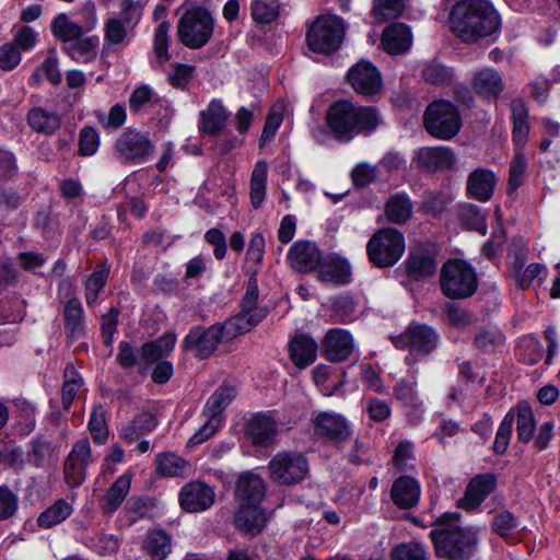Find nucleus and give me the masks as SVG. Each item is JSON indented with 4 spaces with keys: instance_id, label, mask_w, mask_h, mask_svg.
I'll use <instances>...</instances> for the list:
<instances>
[{
    "instance_id": "40",
    "label": "nucleus",
    "mask_w": 560,
    "mask_h": 560,
    "mask_svg": "<svg viewBox=\"0 0 560 560\" xmlns=\"http://www.w3.org/2000/svg\"><path fill=\"white\" fill-rule=\"evenodd\" d=\"M266 523V516L258 504H244L235 516L236 526L246 533H259Z\"/></svg>"
},
{
    "instance_id": "53",
    "label": "nucleus",
    "mask_w": 560,
    "mask_h": 560,
    "mask_svg": "<svg viewBox=\"0 0 560 560\" xmlns=\"http://www.w3.org/2000/svg\"><path fill=\"white\" fill-rule=\"evenodd\" d=\"M404 0H374L373 15L383 22L399 16L404 10Z\"/></svg>"
},
{
    "instance_id": "61",
    "label": "nucleus",
    "mask_w": 560,
    "mask_h": 560,
    "mask_svg": "<svg viewBox=\"0 0 560 560\" xmlns=\"http://www.w3.org/2000/svg\"><path fill=\"white\" fill-rule=\"evenodd\" d=\"M221 424L222 418H208L203 425L188 440L187 447H194L209 440Z\"/></svg>"
},
{
    "instance_id": "7",
    "label": "nucleus",
    "mask_w": 560,
    "mask_h": 560,
    "mask_svg": "<svg viewBox=\"0 0 560 560\" xmlns=\"http://www.w3.org/2000/svg\"><path fill=\"white\" fill-rule=\"evenodd\" d=\"M405 248L402 233L392 228L378 230L366 244L369 259L378 268L394 266L402 257Z\"/></svg>"
},
{
    "instance_id": "6",
    "label": "nucleus",
    "mask_w": 560,
    "mask_h": 560,
    "mask_svg": "<svg viewBox=\"0 0 560 560\" xmlns=\"http://www.w3.org/2000/svg\"><path fill=\"white\" fill-rule=\"evenodd\" d=\"M345 33L346 26L340 18L318 16L307 30L306 46L313 52L329 55L341 46Z\"/></svg>"
},
{
    "instance_id": "50",
    "label": "nucleus",
    "mask_w": 560,
    "mask_h": 560,
    "mask_svg": "<svg viewBox=\"0 0 560 560\" xmlns=\"http://www.w3.org/2000/svg\"><path fill=\"white\" fill-rule=\"evenodd\" d=\"M147 551L154 560H163L171 551V538L162 532H152L147 541Z\"/></svg>"
},
{
    "instance_id": "38",
    "label": "nucleus",
    "mask_w": 560,
    "mask_h": 560,
    "mask_svg": "<svg viewBox=\"0 0 560 560\" xmlns=\"http://www.w3.org/2000/svg\"><path fill=\"white\" fill-rule=\"evenodd\" d=\"M511 273L521 289H527L530 285H540L544 282L547 278V268L541 264H530L524 267L522 261L516 260Z\"/></svg>"
},
{
    "instance_id": "59",
    "label": "nucleus",
    "mask_w": 560,
    "mask_h": 560,
    "mask_svg": "<svg viewBox=\"0 0 560 560\" xmlns=\"http://www.w3.org/2000/svg\"><path fill=\"white\" fill-rule=\"evenodd\" d=\"M505 337L499 329H486L478 334L475 343L485 351H495L504 343Z\"/></svg>"
},
{
    "instance_id": "64",
    "label": "nucleus",
    "mask_w": 560,
    "mask_h": 560,
    "mask_svg": "<svg viewBox=\"0 0 560 560\" xmlns=\"http://www.w3.org/2000/svg\"><path fill=\"white\" fill-rule=\"evenodd\" d=\"M447 203V197L441 191H427L423 195L421 209L429 214L441 213Z\"/></svg>"
},
{
    "instance_id": "47",
    "label": "nucleus",
    "mask_w": 560,
    "mask_h": 560,
    "mask_svg": "<svg viewBox=\"0 0 560 560\" xmlns=\"http://www.w3.org/2000/svg\"><path fill=\"white\" fill-rule=\"evenodd\" d=\"M544 347L533 336L523 337L517 345L516 354L518 359L527 364H535L544 358Z\"/></svg>"
},
{
    "instance_id": "58",
    "label": "nucleus",
    "mask_w": 560,
    "mask_h": 560,
    "mask_svg": "<svg viewBox=\"0 0 560 560\" xmlns=\"http://www.w3.org/2000/svg\"><path fill=\"white\" fill-rule=\"evenodd\" d=\"M517 528V521L510 511L498 513L492 521V529L502 538H510Z\"/></svg>"
},
{
    "instance_id": "46",
    "label": "nucleus",
    "mask_w": 560,
    "mask_h": 560,
    "mask_svg": "<svg viewBox=\"0 0 560 560\" xmlns=\"http://www.w3.org/2000/svg\"><path fill=\"white\" fill-rule=\"evenodd\" d=\"M158 470L167 477L184 476L189 470V464L173 453L160 454L156 457Z\"/></svg>"
},
{
    "instance_id": "4",
    "label": "nucleus",
    "mask_w": 560,
    "mask_h": 560,
    "mask_svg": "<svg viewBox=\"0 0 560 560\" xmlns=\"http://www.w3.org/2000/svg\"><path fill=\"white\" fill-rule=\"evenodd\" d=\"M440 284L447 298L466 299L476 292L478 280L474 268L468 262L451 259L441 268Z\"/></svg>"
},
{
    "instance_id": "19",
    "label": "nucleus",
    "mask_w": 560,
    "mask_h": 560,
    "mask_svg": "<svg viewBox=\"0 0 560 560\" xmlns=\"http://www.w3.org/2000/svg\"><path fill=\"white\" fill-rule=\"evenodd\" d=\"M317 436L328 441L343 442L352 436V429L347 419L335 412H320L314 420Z\"/></svg>"
},
{
    "instance_id": "30",
    "label": "nucleus",
    "mask_w": 560,
    "mask_h": 560,
    "mask_svg": "<svg viewBox=\"0 0 560 560\" xmlns=\"http://www.w3.org/2000/svg\"><path fill=\"white\" fill-rule=\"evenodd\" d=\"M176 340V334L170 330L159 339L144 342L140 349L139 365L147 368L149 364L167 357L173 351Z\"/></svg>"
},
{
    "instance_id": "16",
    "label": "nucleus",
    "mask_w": 560,
    "mask_h": 560,
    "mask_svg": "<svg viewBox=\"0 0 560 560\" xmlns=\"http://www.w3.org/2000/svg\"><path fill=\"white\" fill-rule=\"evenodd\" d=\"M457 162L455 152L444 145L419 148L412 158V163L419 170L442 172L452 170Z\"/></svg>"
},
{
    "instance_id": "10",
    "label": "nucleus",
    "mask_w": 560,
    "mask_h": 560,
    "mask_svg": "<svg viewBox=\"0 0 560 560\" xmlns=\"http://www.w3.org/2000/svg\"><path fill=\"white\" fill-rule=\"evenodd\" d=\"M439 341L436 331L427 324L412 323L405 332L394 338L397 348L409 349L406 363L411 366L433 351Z\"/></svg>"
},
{
    "instance_id": "37",
    "label": "nucleus",
    "mask_w": 560,
    "mask_h": 560,
    "mask_svg": "<svg viewBox=\"0 0 560 560\" xmlns=\"http://www.w3.org/2000/svg\"><path fill=\"white\" fill-rule=\"evenodd\" d=\"M98 43L96 35L81 36L63 46V51L75 62L88 63L96 58Z\"/></svg>"
},
{
    "instance_id": "35",
    "label": "nucleus",
    "mask_w": 560,
    "mask_h": 560,
    "mask_svg": "<svg viewBox=\"0 0 560 560\" xmlns=\"http://www.w3.org/2000/svg\"><path fill=\"white\" fill-rule=\"evenodd\" d=\"M318 267V279L325 283L347 284L351 281L350 266L339 257H331Z\"/></svg>"
},
{
    "instance_id": "13",
    "label": "nucleus",
    "mask_w": 560,
    "mask_h": 560,
    "mask_svg": "<svg viewBox=\"0 0 560 560\" xmlns=\"http://www.w3.org/2000/svg\"><path fill=\"white\" fill-rule=\"evenodd\" d=\"M408 276L415 280H425L438 269V247L433 243H416L410 246L405 261Z\"/></svg>"
},
{
    "instance_id": "20",
    "label": "nucleus",
    "mask_w": 560,
    "mask_h": 560,
    "mask_svg": "<svg viewBox=\"0 0 560 560\" xmlns=\"http://www.w3.org/2000/svg\"><path fill=\"white\" fill-rule=\"evenodd\" d=\"M288 260L294 270L307 273L320 265L322 254L315 243L299 241L290 247Z\"/></svg>"
},
{
    "instance_id": "18",
    "label": "nucleus",
    "mask_w": 560,
    "mask_h": 560,
    "mask_svg": "<svg viewBox=\"0 0 560 560\" xmlns=\"http://www.w3.org/2000/svg\"><path fill=\"white\" fill-rule=\"evenodd\" d=\"M215 500L213 488L200 480L186 483L179 492L182 508L189 513L202 512L211 508Z\"/></svg>"
},
{
    "instance_id": "60",
    "label": "nucleus",
    "mask_w": 560,
    "mask_h": 560,
    "mask_svg": "<svg viewBox=\"0 0 560 560\" xmlns=\"http://www.w3.org/2000/svg\"><path fill=\"white\" fill-rule=\"evenodd\" d=\"M195 67L190 65L176 63L168 73V82L177 89H185L190 82Z\"/></svg>"
},
{
    "instance_id": "29",
    "label": "nucleus",
    "mask_w": 560,
    "mask_h": 560,
    "mask_svg": "<svg viewBox=\"0 0 560 560\" xmlns=\"http://www.w3.org/2000/svg\"><path fill=\"white\" fill-rule=\"evenodd\" d=\"M497 186V177L488 168H477L467 178V194L469 197L486 202L491 199Z\"/></svg>"
},
{
    "instance_id": "41",
    "label": "nucleus",
    "mask_w": 560,
    "mask_h": 560,
    "mask_svg": "<svg viewBox=\"0 0 560 560\" xmlns=\"http://www.w3.org/2000/svg\"><path fill=\"white\" fill-rule=\"evenodd\" d=\"M412 209V202L409 196L405 192H398L390 196L385 206L388 220L397 224L408 221L411 218Z\"/></svg>"
},
{
    "instance_id": "57",
    "label": "nucleus",
    "mask_w": 560,
    "mask_h": 560,
    "mask_svg": "<svg viewBox=\"0 0 560 560\" xmlns=\"http://www.w3.org/2000/svg\"><path fill=\"white\" fill-rule=\"evenodd\" d=\"M392 560H427V551L416 541L400 544L393 550Z\"/></svg>"
},
{
    "instance_id": "43",
    "label": "nucleus",
    "mask_w": 560,
    "mask_h": 560,
    "mask_svg": "<svg viewBox=\"0 0 560 560\" xmlns=\"http://www.w3.org/2000/svg\"><path fill=\"white\" fill-rule=\"evenodd\" d=\"M235 387H219L207 400L203 412L208 418H222L225 408L235 399Z\"/></svg>"
},
{
    "instance_id": "42",
    "label": "nucleus",
    "mask_w": 560,
    "mask_h": 560,
    "mask_svg": "<svg viewBox=\"0 0 560 560\" xmlns=\"http://www.w3.org/2000/svg\"><path fill=\"white\" fill-rule=\"evenodd\" d=\"M267 163L265 161H258L254 166L249 183L250 202L255 209H258L265 200L267 190Z\"/></svg>"
},
{
    "instance_id": "31",
    "label": "nucleus",
    "mask_w": 560,
    "mask_h": 560,
    "mask_svg": "<svg viewBox=\"0 0 560 560\" xmlns=\"http://www.w3.org/2000/svg\"><path fill=\"white\" fill-rule=\"evenodd\" d=\"M411 42L410 28L402 23L388 25L382 35V45L392 55L406 52L410 48Z\"/></svg>"
},
{
    "instance_id": "11",
    "label": "nucleus",
    "mask_w": 560,
    "mask_h": 560,
    "mask_svg": "<svg viewBox=\"0 0 560 560\" xmlns=\"http://www.w3.org/2000/svg\"><path fill=\"white\" fill-rule=\"evenodd\" d=\"M272 480L279 485H295L303 481L308 475V462L298 452H281L272 457L268 464Z\"/></svg>"
},
{
    "instance_id": "62",
    "label": "nucleus",
    "mask_w": 560,
    "mask_h": 560,
    "mask_svg": "<svg viewBox=\"0 0 560 560\" xmlns=\"http://www.w3.org/2000/svg\"><path fill=\"white\" fill-rule=\"evenodd\" d=\"M100 145L98 133L92 127H84L80 131L79 152L83 156L93 155Z\"/></svg>"
},
{
    "instance_id": "3",
    "label": "nucleus",
    "mask_w": 560,
    "mask_h": 560,
    "mask_svg": "<svg viewBox=\"0 0 560 560\" xmlns=\"http://www.w3.org/2000/svg\"><path fill=\"white\" fill-rule=\"evenodd\" d=\"M326 124L337 140L349 142L360 133H372L382 124V116L373 106H357L341 100L328 107Z\"/></svg>"
},
{
    "instance_id": "1",
    "label": "nucleus",
    "mask_w": 560,
    "mask_h": 560,
    "mask_svg": "<svg viewBox=\"0 0 560 560\" xmlns=\"http://www.w3.org/2000/svg\"><path fill=\"white\" fill-rule=\"evenodd\" d=\"M451 22L456 36L465 43L491 36L501 26L500 15L489 0L458 1L452 9Z\"/></svg>"
},
{
    "instance_id": "15",
    "label": "nucleus",
    "mask_w": 560,
    "mask_h": 560,
    "mask_svg": "<svg viewBox=\"0 0 560 560\" xmlns=\"http://www.w3.org/2000/svg\"><path fill=\"white\" fill-rule=\"evenodd\" d=\"M94 460L89 440L82 439L74 443L65 460L63 472L67 483L80 486L86 476V467Z\"/></svg>"
},
{
    "instance_id": "25",
    "label": "nucleus",
    "mask_w": 560,
    "mask_h": 560,
    "mask_svg": "<svg viewBox=\"0 0 560 560\" xmlns=\"http://www.w3.org/2000/svg\"><path fill=\"white\" fill-rule=\"evenodd\" d=\"M277 433V422L266 413H256L248 420L246 425V434L256 445L267 446L271 444Z\"/></svg>"
},
{
    "instance_id": "9",
    "label": "nucleus",
    "mask_w": 560,
    "mask_h": 560,
    "mask_svg": "<svg viewBox=\"0 0 560 560\" xmlns=\"http://www.w3.org/2000/svg\"><path fill=\"white\" fill-rule=\"evenodd\" d=\"M213 28L214 21L211 13L202 8H194L180 16L177 35L184 46L198 49L210 40Z\"/></svg>"
},
{
    "instance_id": "27",
    "label": "nucleus",
    "mask_w": 560,
    "mask_h": 560,
    "mask_svg": "<svg viewBox=\"0 0 560 560\" xmlns=\"http://www.w3.org/2000/svg\"><path fill=\"white\" fill-rule=\"evenodd\" d=\"M266 316L265 311H249L244 310L236 316H233L225 320L223 324L219 325L222 329V332L225 337V341H230L236 338L240 335H243L249 331L253 327L258 325Z\"/></svg>"
},
{
    "instance_id": "48",
    "label": "nucleus",
    "mask_w": 560,
    "mask_h": 560,
    "mask_svg": "<svg viewBox=\"0 0 560 560\" xmlns=\"http://www.w3.org/2000/svg\"><path fill=\"white\" fill-rule=\"evenodd\" d=\"M170 30L171 23L168 21H162L154 33L153 49L155 55V62L161 67L170 60Z\"/></svg>"
},
{
    "instance_id": "63",
    "label": "nucleus",
    "mask_w": 560,
    "mask_h": 560,
    "mask_svg": "<svg viewBox=\"0 0 560 560\" xmlns=\"http://www.w3.org/2000/svg\"><path fill=\"white\" fill-rule=\"evenodd\" d=\"M77 14L79 15V20L77 22H79L84 33H89L96 27L98 19L96 5L92 0L83 2Z\"/></svg>"
},
{
    "instance_id": "44",
    "label": "nucleus",
    "mask_w": 560,
    "mask_h": 560,
    "mask_svg": "<svg viewBox=\"0 0 560 560\" xmlns=\"http://www.w3.org/2000/svg\"><path fill=\"white\" fill-rule=\"evenodd\" d=\"M51 32L65 46L85 34L79 22L71 20L66 13H60L55 18L51 23Z\"/></svg>"
},
{
    "instance_id": "56",
    "label": "nucleus",
    "mask_w": 560,
    "mask_h": 560,
    "mask_svg": "<svg viewBox=\"0 0 560 560\" xmlns=\"http://www.w3.org/2000/svg\"><path fill=\"white\" fill-rule=\"evenodd\" d=\"M460 219L468 228L480 232L482 235L486 234V218L477 206L466 205L462 207Z\"/></svg>"
},
{
    "instance_id": "22",
    "label": "nucleus",
    "mask_w": 560,
    "mask_h": 560,
    "mask_svg": "<svg viewBox=\"0 0 560 560\" xmlns=\"http://www.w3.org/2000/svg\"><path fill=\"white\" fill-rule=\"evenodd\" d=\"M354 341L345 329L334 328L327 331L323 341L325 357L331 362L347 360L353 352Z\"/></svg>"
},
{
    "instance_id": "34",
    "label": "nucleus",
    "mask_w": 560,
    "mask_h": 560,
    "mask_svg": "<svg viewBox=\"0 0 560 560\" xmlns=\"http://www.w3.org/2000/svg\"><path fill=\"white\" fill-rule=\"evenodd\" d=\"M27 122L32 130L46 136L54 135L61 126V117L54 110L33 107L27 114Z\"/></svg>"
},
{
    "instance_id": "49",
    "label": "nucleus",
    "mask_w": 560,
    "mask_h": 560,
    "mask_svg": "<svg viewBox=\"0 0 560 560\" xmlns=\"http://www.w3.org/2000/svg\"><path fill=\"white\" fill-rule=\"evenodd\" d=\"M108 277V270L100 267L94 270L86 279L85 287V301L89 307H93L97 302L100 292L104 289Z\"/></svg>"
},
{
    "instance_id": "54",
    "label": "nucleus",
    "mask_w": 560,
    "mask_h": 560,
    "mask_svg": "<svg viewBox=\"0 0 560 560\" xmlns=\"http://www.w3.org/2000/svg\"><path fill=\"white\" fill-rule=\"evenodd\" d=\"M527 162L525 154L517 149L515 156L510 165L509 192H514L522 184L525 177Z\"/></svg>"
},
{
    "instance_id": "24",
    "label": "nucleus",
    "mask_w": 560,
    "mask_h": 560,
    "mask_svg": "<svg viewBox=\"0 0 560 560\" xmlns=\"http://www.w3.org/2000/svg\"><path fill=\"white\" fill-rule=\"evenodd\" d=\"M142 14L133 12L125 13V7L118 15L109 18L104 24V36L107 42L114 45L124 44L127 40L129 28L138 24Z\"/></svg>"
},
{
    "instance_id": "45",
    "label": "nucleus",
    "mask_w": 560,
    "mask_h": 560,
    "mask_svg": "<svg viewBox=\"0 0 560 560\" xmlns=\"http://www.w3.org/2000/svg\"><path fill=\"white\" fill-rule=\"evenodd\" d=\"M72 511L71 504L63 499H59L38 516V525L44 528H50L68 518Z\"/></svg>"
},
{
    "instance_id": "52",
    "label": "nucleus",
    "mask_w": 560,
    "mask_h": 560,
    "mask_svg": "<svg viewBox=\"0 0 560 560\" xmlns=\"http://www.w3.org/2000/svg\"><path fill=\"white\" fill-rule=\"evenodd\" d=\"M253 19L260 24L275 21L279 14V5L275 0H255L252 4Z\"/></svg>"
},
{
    "instance_id": "21",
    "label": "nucleus",
    "mask_w": 560,
    "mask_h": 560,
    "mask_svg": "<svg viewBox=\"0 0 560 560\" xmlns=\"http://www.w3.org/2000/svg\"><path fill=\"white\" fill-rule=\"evenodd\" d=\"M495 483V477L491 474L475 476L467 485L464 497L458 500V508L467 511L477 509L493 492Z\"/></svg>"
},
{
    "instance_id": "32",
    "label": "nucleus",
    "mask_w": 560,
    "mask_h": 560,
    "mask_svg": "<svg viewBox=\"0 0 560 560\" xmlns=\"http://www.w3.org/2000/svg\"><path fill=\"white\" fill-rule=\"evenodd\" d=\"M289 352L292 362L299 368L312 364L317 354V343L308 335H295L289 343Z\"/></svg>"
},
{
    "instance_id": "39",
    "label": "nucleus",
    "mask_w": 560,
    "mask_h": 560,
    "mask_svg": "<svg viewBox=\"0 0 560 560\" xmlns=\"http://www.w3.org/2000/svg\"><path fill=\"white\" fill-rule=\"evenodd\" d=\"M236 495L246 504H258L265 495L264 480L254 474H243L236 483Z\"/></svg>"
},
{
    "instance_id": "51",
    "label": "nucleus",
    "mask_w": 560,
    "mask_h": 560,
    "mask_svg": "<svg viewBox=\"0 0 560 560\" xmlns=\"http://www.w3.org/2000/svg\"><path fill=\"white\" fill-rule=\"evenodd\" d=\"M88 427L94 442L104 444L107 441L108 428L106 424L105 410L102 406L94 407Z\"/></svg>"
},
{
    "instance_id": "36",
    "label": "nucleus",
    "mask_w": 560,
    "mask_h": 560,
    "mask_svg": "<svg viewBox=\"0 0 560 560\" xmlns=\"http://www.w3.org/2000/svg\"><path fill=\"white\" fill-rule=\"evenodd\" d=\"M130 486L131 477L129 475L124 474L118 477L100 501L102 511L105 514H113L126 499Z\"/></svg>"
},
{
    "instance_id": "2",
    "label": "nucleus",
    "mask_w": 560,
    "mask_h": 560,
    "mask_svg": "<svg viewBox=\"0 0 560 560\" xmlns=\"http://www.w3.org/2000/svg\"><path fill=\"white\" fill-rule=\"evenodd\" d=\"M458 513L443 514L430 532L439 558L447 560H469L477 551L479 530L474 526H462Z\"/></svg>"
},
{
    "instance_id": "55",
    "label": "nucleus",
    "mask_w": 560,
    "mask_h": 560,
    "mask_svg": "<svg viewBox=\"0 0 560 560\" xmlns=\"http://www.w3.org/2000/svg\"><path fill=\"white\" fill-rule=\"evenodd\" d=\"M284 106L282 103L275 104L266 118L265 127L260 137L261 145L269 142L281 125Z\"/></svg>"
},
{
    "instance_id": "33",
    "label": "nucleus",
    "mask_w": 560,
    "mask_h": 560,
    "mask_svg": "<svg viewBox=\"0 0 560 560\" xmlns=\"http://www.w3.org/2000/svg\"><path fill=\"white\" fill-rule=\"evenodd\" d=\"M228 117L221 101L212 100L207 108L200 112L199 130L210 136L217 135L225 127Z\"/></svg>"
},
{
    "instance_id": "12",
    "label": "nucleus",
    "mask_w": 560,
    "mask_h": 560,
    "mask_svg": "<svg viewBox=\"0 0 560 560\" xmlns=\"http://www.w3.org/2000/svg\"><path fill=\"white\" fill-rule=\"evenodd\" d=\"M115 149L121 162L138 164L152 155L154 145L148 133L129 129L117 139Z\"/></svg>"
},
{
    "instance_id": "5",
    "label": "nucleus",
    "mask_w": 560,
    "mask_h": 560,
    "mask_svg": "<svg viewBox=\"0 0 560 560\" xmlns=\"http://www.w3.org/2000/svg\"><path fill=\"white\" fill-rule=\"evenodd\" d=\"M516 419V432L518 441L529 443L534 439L536 421L533 409L526 402H520L515 410H510L497 431L493 450L503 454L510 444L514 420Z\"/></svg>"
},
{
    "instance_id": "23",
    "label": "nucleus",
    "mask_w": 560,
    "mask_h": 560,
    "mask_svg": "<svg viewBox=\"0 0 560 560\" xmlns=\"http://www.w3.org/2000/svg\"><path fill=\"white\" fill-rule=\"evenodd\" d=\"M421 487L417 479L409 476L397 478L390 489V498L401 510L415 508L420 500Z\"/></svg>"
},
{
    "instance_id": "26",
    "label": "nucleus",
    "mask_w": 560,
    "mask_h": 560,
    "mask_svg": "<svg viewBox=\"0 0 560 560\" xmlns=\"http://www.w3.org/2000/svg\"><path fill=\"white\" fill-rule=\"evenodd\" d=\"M474 91L488 100H497L505 88L503 75L493 68H485L474 74Z\"/></svg>"
},
{
    "instance_id": "17",
    "label": "nucleus",
    "mask_w": 560,
    "mask_h": 560,
    "mask_svg": "<svg viewBox=\"0 0 560 560\" xmlns=\"http://www.w3.org/2000/svg\"><path fill=\"white\" fill-rule=\"evenodd\" d=\"M348 80L353 90L365 96L377 94L383 86V80L377 68L365 60H361L348 71Z\"/></svg>"
},
{
    "instance_id": "8",
    "label": "nucleus",
    "mask_w": 560,
    "mask_h": 560,
    "mask_svg": "<svg viewBox=\"0 0 560 560\" xmlns=\"http://www.w3.org/2000/svg\"><path fill=\"white\" fill-rule=\"evenodd\" d=\"M424 129L440 140L453 139L462 128V117L457 107L448 101L432 102L423 115Z\"/></svg>"
},
{
    "instance_id": "14",
    "label": "nucleus",
    "mask_w": 560,
    "mask_h": 560,
    "mask_svg": "<svg viewBox=\"0 0 560 560\" xmlns=\"http://www.w3.org/2000/svg\"><path fill=\"white\" fill-rule=\"evenodd\" d=\"M222 341H225V337L219 324L208 328L196 326L186 335L183 348L197 358L206 359L214 353Z\"/></svg>"
},
{
    "instance_id": "28",
    "label": "nucleus",
    "mask_w": 560,
    "mask_h": 560,
    "mask_svg": "<svg viewBox=\"0 0 560 560\" xmlns=\"http://www.w3.org/2000/svg\"><path fill=\"white\" fill-rule=\"evenodd\" d=\"M62 317L67 337L71 341L79 340L85 336L86 324L84 310L81 301L77 296L68 300L63 307Z\"/></svg>"
}]
</instances>
